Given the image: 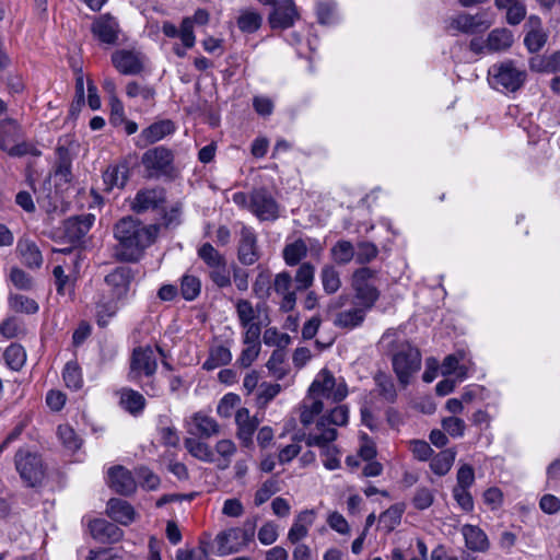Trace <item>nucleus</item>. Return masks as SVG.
<instances>
[{
    "label": "nucleus",
    "instance_id": "1",
    "mask_svg": "<svg viewBox=\"0 0 560 560\" xmlns=\"http://www.w3.org/2000/svg\"><path fill=\"white\" fill-rule=\"evenodd\" d=\"M160 228V224L143 225L131 215L120 219L114 226V236L118 243L115 257L121 261H138L155 242Z\"/></svg>",
    "mask_w": 560,
    "mask_h": 560
},
{
    "label": "nucleus",
    "instance_id": "2",
    "mask_svg": "<svg viewBox=\"0 0 560 560\" xmlns=\"http://www.w3.org/2000/svg\"><path fill=\"white\" fill-rule=\"evenodd\" d=\"M338 436L335 428H324L322 431H310L308 433H298L293 436L294 442L304 441L310 447H318L320 455L324 457L323 464L329 470L340 467L338 457L339 450L334 444Z\"/></svg>",
    "mask_w": 560,
    "mask_h": 560
},
{
    "label": "nucleus",
    "instance_id": "3",
    "mask_svg": "<svg viewBox=\"0 0 560 560\" xmlns=\"http://www.w3.org/2000/svg\"><path fill=\"white\" fill-rule=\"evenodd\" d=\"M392 366L399 384L406 387L421 368V353L409 342L398 343L392 353Z\"/></svg>",
    "mask_w": 560,
    "mask_h": 560
},
{
    "label": "nucleus",
    "instance_id": "4",
    "mask_svg": "<svg viewBox=\"0 0 560 560\" xmlns=\"http://www.w3.org/2000/svg\"><path fill=\"white\" fill-rule=\"evenodd\" d=\"M257 516L244 522L243 527H233L219 533L215 537L218 555L226 556L244 549L254 540Z\"/></svg>",
    "mask_w": 560,
    "mask_h": 560
},
{
    "label": "nucleus",
    "instance_id": "5",
    "mask_svg": "<svg viewBox=\"0 0 560 560\" xmlns=\"http://www.w3.org/2000/svg\"><path fill=\"white\" fill-rule=\"evenodd\" d=\"M488 74L489 81L494 89L508 92L520 90L527 79L526 71L517 68L512 60L492 65L489 68Z\"/></svg>",
    "mask_w": 560,
    "mask_h": 560
},
{
    "label": "nucleus",
    "instance_id": "6",
    "mask_svg": "<svg viewBox=\"0 0 560 560\" xmlns=\"http://www.w3.org/2000/svg\"><path fill=\"white\" fill-rule=\"evenodd\" d=\"M377 271L369 267L357 269L351 277V288L354 301L365 308L372 310L380 299L381 292L376 287Z\"/></svg>",
    "mask_w": 560,
    "mask_h": 560
},
{
    "label": "nucleus",
    "instance_id": "7",
    "mask_svg": "<svg viewBox=\"0 0 560 560\" xmlns=\"http://www.w3.org/2000/svg\"><path fill=\"white\" fill-rule=\"evenodd\" d=\"M348 395V386L342 377L336 378L334 374L323 369L316 375L308 388L310 398L327 399L331 402H339Z\"/></svg>",
    "mask_w": 560,
    "mask_h": 560
},
{
    "label": "nucleus",
    "instance_id": "8",
    "mask_svg": "<svg viewBox=\"0 0 560 560\" xmlns=\"http://www.w3.org/2000/svg\"><path fill=\"white\" fill-rule=\"evenodd\" d=\"M15 469L27 487H36L45 478V466L40 455L20 448L14 456Z\"/></svg>",
    "mask_w": 560,
    "mask_h": 560
},
{
    "label": "nucleus",
    "instance_id": "9",
    "mask_svg": "<svg viewBox=\"0 0 560 560\" xmlns=\"http://www.w3.org/2000/svg\"><path fill=\"white\" fill-rule=\"evenodd\" d=\"M156 370L158 360L152 347L139 346L133 348L129 359L128 381L138 383L142 376L151 378Z\"/></svg>",
    "mask_w": 560,
    "mask_h": 560
},
{
    "label": "nucleus",
    "instance_id": "10",
    "mask_svg": "<svg viewBox=\"0 0 560 560\" xmlns=\"http://www.w3.org/2000/svg\"><path fill=\"white\" fill-rule=\"evenodd\" d=\"M165 202L166 192L164 188H142L137 191L136 196L130 201V209L137 214H142L149 211L164 210Z\"/></svg>",
    "mask_w": 560,
    "mask_h": 560
},
{
    "label": "nucleus",
    "instance_id": "11",
    "mask_svg": "<svg viewBox=\"0 0 560 560\" xmlns=\"http://www.w3.org/2000/svg\"><path fill=\"white\" fill-rule=\"evenodd\" d=\"M135 278L133 270L128 266L116 267L104 279L108 294L116 301H125Z\"/></svg>",
    "mask_w": 560,
    "mask_h": 560
},
{
    "label": "nucleus",
    "instance_id": "12",
    "mask_svg": "<svg viewBox=\"0 0 560 560\" xmlns=\"http://www.w3.org/2000/svg\"><path fill=\"white\" fill-rule=\"evenodd\" d=\"M249 209L261 221H273L279 217V205L272 195L261 188L249 196Z\"/></svg>",
    "mask_w": 560,
    "mask_h": 560
},
{
    "label": "nucleus",
    "instance_id": "13",
    "mask_svg": "<svg viewBox=\"0 0 560 560\" xmlns=\"http://www.w3.org/2000/svg\"><path fill=\"white\" fill-rule=\"evenodd\" d=\"M173 161V151L163 145L147 150L141 158V163L150 176L166 174L172 167Z\"/></svg>",
    "mask_w": 560,
    "mask_h": 560
},
{
    "label": "nucleus",
    "instance_id": "14",
    "mask_svg": "<svg viewBox=\"0 0 560 560\" xmlns=\"http://www.w3.org/2000/svg\"><path fill=\"white\" fill-rule=\"evenodd\" d=\"M307 243L303 238H298L294 242L285 244L282 249V257L284 262L290 266H298L302 264V260L307 256V253L311 252L313 256L319 258L323 252V247L316 242L308 240Z\"/></svg>",
    "mask_w": 560,
    "mask_h": 560
},
{
    "label": "nucleus",
    "instance_id": "15",
    "mask_svg": "<svg viewBox=\"0 0 560 560\" xmlns=\"http://www.w3.org/2000/svg\"><path fill=\"white\" fill-rule=\"evenodd\" d=\"M489 26L490 23L482 13H459L448 20L446 28L451 35H456L457 33L475 34L487 30Z\"/></svg>",
    "mask_w": 560,
    "mask_h": 560
},
{
    "label": "nucleus",
    "instance_id": "16",
    "mask_svg": "<svg viewBox=\"0 0 560 560\" xmlns=\"http://www.w3.org/2000/svg\"><path fill=\"white\" fill-rule=\"evenodd\" d=\"M91 32L101 43L116 45L118 43L120 27L118 21L109 13L97 16L92 25Z\"/></svg>",
    "mask_w": 560,
    "mask_h": 560
},
{
    "label": "nucleus",
    "instance_id": "17",
    "mask_svg": "<svg viewBox=\"0 0 560 560\" xmlns=\"http://www.w3.org/2000/svg\"><path fill=\"white\" fill-rule=\"evenodd\" d=\"M113 66L125 75H137L144 68V59L140 52L119 49L112 55Z\"/></svg>",
    "mask_w": 560,
    "mask_h": 560
},
{
    "label": "nucleus",
    "instance_id": "18",
    "mask_svg": "<svg viewBox=\"0 0 560 560\" xmlns=\"http://www.w3.org/2000/svg\"><path fill=\"white\" fill-rule=\"evenodd\" d=\"M300 15L293 0H279L269 14L271 28L285 30L294 25Z\"/></svg>",
    "mask_w": 560,
    "mask_h": 560
},
{
    "label": "nucleus",
    "instance_id": "19",
    "mask_svg": "<svg viewBox=\"0 0 560 560\" xmlns=\"http://www.w3.org/2000/svg\"><path fill=\"white\" fill-rule=\"evenodd\" d=\"M176 130V125L171 119H162L158 120L147 128H144L140 135L137 137L136 145L138 148L144 149L150 144H153L166 136L174 133Z\"/></svg>",
    "mask_w": 560,
    "mask_h": 560
},
{
    "label": "nucleus",
    "instance_id": "20",
    "mask_svg": "<svg viewBox=\"0 0 560 560\" xmlns=\"http://www.w3.org/2000/svg\"><path fill=\"white\" fill-rule=\"evenodd\" d=\"M292 276L289 271H281L275 276L272 290L280 295V310L291 312L296 304V292L292 290Z\"/></svg>",
    "mask_w": 560,
    "mask_h": 560
},
{
    "label": "nucleus",
    "instance_id": "21",
    "mask_svg": "<svg viewBox=\"0 0 560 560\" xmlns=\"http://www.w3.org/2000/svg\"><path fill=\"white\" fill-rule=\"evenodd\" d=\"M257 236L253 229L243 226L237 248V258L245 266L254 265L259 259Z\"/></svg>",
    "mask_w": 560,
    "mask_h": 560
},
{
    "label": "nucleus",
    "instance_id": "22",
    "mask_svg": "<svg viewBox=\"0 0 560 560\" xmlns=\"http://www.w3.org/2000/svg\"><path fill=\"white\" fill-rule=\"evenodd\" d=\"M471 365L472 362L467 358L466 352L458 350L444 358L441 372L444 376L455 373L456 381L462 382L468 376Z\"/></svg>",
    "mask_w": 560,
    "mask_h": 560
},
{
    "label": "nucleus",
    "instance_id": "23",
    "mask_svg": "<svg viewBox=\"0 0 560 560\" xmlns=\"http://www.w3.org/2000/svg\"><path fill=\"white\" fill-rule=\"evenodd\" d=\"M89 529L92 537L102 544H115L122 538V530L114 523L103 518L90 522Z\"/></svg>",
    "mask_w": 560,
    "mask_h": 560
},
{
    "label": "nucleus",
    "instance_id": "24",
    "mask_svg": "<svg viewBox=\"0 0 560 560\" xmlns=\"http://www.w3.org/2000/svg\"><path fill=\"white\" fill-rule=\"evenodd\" d=\"M108 485L121 495H130L137 489V483L131 472L122 466H115L108 470Z\"/></svg>",
    "mask_w": 560,
    "mask_h": 560
},
{
    "label": "nucleus",
    "instance_id": "25",
    "mask_svg": "<svg viewBox=\"0 0 560 560\" xmlns=\"http://www.w3.org/2000/svg\"><path fill=\"white\" fill-rule=\"evenodd\" d=\"M235 423L237 427L236 436L244 446L253 443V435L259 425V420L252 417L247 408H240L235 413Z\"/></svg>",
    "mask_w": 560,
    "mask_h": 560
},
{
    "label": "nucleus",
    "instance_id": "26",
    "mask_svg": "<svg viewBox=\"0 0 560 560\" xmlns=\"http://www.w3.org/2000/svg\"><path fill=\"white\" fill-rule=\"evenodd\" d=\"M93 222L92 214L69 218L63 223L65 236L73 244L80 243L89 233Z\"/></svg>",
    "mask_w": 560,
    "mask_h": 560
},
{
    "label": "nucleus",
    "instance_id": "27",
    "mask_svg": "<svg viewBox=\"0 0 560 560\" xmlns=\"http://www.w3.org/2000/svg\"><path fill=\"white\" fill-rule=\"evenodd\" d=\"M460 533L465 539V546L472 552L485 553L490 549V540L479 526L465 524L460 528Z\"/></svg>",
    "mask_w": 560,
    "mask_h": 560
},
{
    "label": "nucleus",
    "instance_id": "28",
    "mask_svg": "<svg viewBox=\"0 0 560 560\" xmlns=\"http://www.w3.org/2000/svg\"><path fill=\"white\" fill-rule=\"evenodd\" d=\"M369 308H365L363 305H359L353 301V306L339 312L335 319V326L339 328L353 329L361 326L365 319L366 313Z\"/></svg>",
    "mask_w": 560,
    "mask_h": 560
},
{
    "label": "nucleus",
    "instance_id": "29",
    "mask_svg": "<svg viewBox=\"0 0 560 560\" xmlns=\"http://www.w3.org/2000/svg\"><path fill=\"white\" fill-rule=\"evenodd\" d=\"M119 397V405L130 415L137 417L142 413L145 408L147 401L144 396L129 387H122L117 392Z\"/></svg>",
    "mask_w": 560,
    "mask_h": 560
},
{
    "label": "nucleus",
    "instance_id": "30",
    "mask_svg": "<svg viewBox=\"0 0 560 560\" xmlns=\"http://www.w3.org/2000/svg\"><path fill=\"white\" fill-rule=\"evenodd\" d=\"M129 178L128 163L122 161L118 164L109 165L103 173L105 190L110 191L114 188H124Z\"/></svg>",
    "mask_w": 560,
    "mask_h": 560
},
{
    "label": "nucleus",
    "instance_id": "31",
    "mask_svg": "<svg viewBox=\"0 0 560 560\" xmlns=\"http://www.w3.org/2000/svg\"><path fill=\"white\" fill-rule=\"evenodd\" d=\"M107 515L121 525H129L135 521L136 512L130 503L125 500L113 498L107 502Z\"/></svg>",
    "mask_w": 560,
    "mask_h": 560
},
{
    "label": "nucleus",
    "instance_id": "32",
    "mask_svg": "<svg viewBox=\"0 0 560 560\" xmlns=\"http://www.w3.org/2000/svg\"><path fill=\"white\" fill-rule=\"evenodd\" d=\"M23 136L22 127L15 119L4 118L0 121V150L7 152Z\"/></svg>",
    "mask_w": 560,
    "mask_h": 560
},
{
    "label": "nucleus",
    "instance_id": "33",
    "mask_svg": "<svg viewBox=\"0 0 560 560\" xmlns=\"http://www.w3.org/2000/svg\"><path fill=\"white\" fill-rule=\"evenodd\" d=\"M349 410L345 405L335 407L328 415L320 416L311 431H322L324 428L342 427L348 423Z\"/></svg>",
    "mask_w": 560,
    "mask_h": 560
},
{
    "label": "nucleus",
    "instance_id": "34",
    "mask_svg": "<svg viewBox=\"0 0 560 560\" xmlns=\"http://www.w3.org/2000/svg\"><path fill=\"white\" fill-rule=\"evenodd\" d=\"M220 425L211 417L197 412L192 417V428L189 433L192 435H199L200 438L209 439L213 435L219 434Z\"/></svg>",
    "mask_w": 560,
    "mask_h": 560
},
{
    "label": "nucleus",
    "instance_id": "35",
    "mask_svg": "<svg viewBox=\"0 0 560 560\" xmlns=\"http://www.w3.org/2000/svg\"><path fill=\"white\" fill-rule=\"evenodd\" d=\"M122 301H116L113 296L102 295L96 302L95 317L98 326L105 327L109 320L117 314L119 304Z\"/></svg>",
    "mask_w": 560,
    "mask_h": 560
},
{
    "label": "nucleus",
    "instance_id": "36",
    "mask_svg": "<svg viewBox=\"0 0 560 560\" xmlns=\"http://www.w3.org/2000/svg\"><path fill=\"white\" fill-rule=\"evenodd\" d=\"M315 514L313 510H305L301 512L288 533V539L292 544H298L301 539L306 537L308 527L313 524Z\"/></svg>",
    "mask_w": 560,
    "mask_h": 560
},
{
    "label": "nucleus",
    "instance_id": "37",
    "mask_svg": "<svg viewBox=\"0 0 560 560\" xmlns=\"http://www.w3.org/2000/svg\"><path fill=\"white\" fill-rule=\"evenodd\" d=\"M232 361L231 350L223 345H213L209 349L208 359L203 362L202 369L212 371L217 368L228 365Z\"/></svg>",
    "mask_w": 560,
    "mask_h": 560
},
{
    "label": "nucleus",
    "instance_id": "38",
    "mask_svg": "<svg viewBox=\"0 0 560 560\" xmlns=\"http://www.w3.org/2000/svg\"><path fill=\"white\" fill-rule=\"evenodd\" d=\"M319 277L326 294H335L341 288L340 272L334 265H324Z\"/></svg>",
    "mask_w": 560,
    "mask_h": 560
},
{
    "label": "nucleus",
    "instance_id": "39",
    "mask_svg": "<svg viewBox=\"0 0 560 560\" xmlns=\"http://www.w3.org/2000/svg\"><path fill=\"white\" fill-rule=\"evenodd\" d=\"M513 44V34L506 28H495L487 38V48L491 51L506 50Z\"/></svg>",
    "mask_w": 560,
    "mask_h": 560
},
{
    "label": "nucleus",
    "instance_id": "40",
    "mask_svg": "<svg viewBox=\"0 0 560 560\" xmlns=\"http://www.w3.org/2000/svg\"><path fill=\"white\" fill-rule=\"evenodd\" d=\"M18 249L22 261L30 268H39L43 264V256L35 243L31 241L19 242Z\"/></svg>",
    "mask_w": 560,
    "mask_h": 560
},
{
    "label": "nucleus",
    "instance_id": "41",
    "mask_svg": "<svg viewBox=\"0 0 560 560\" xmlns=\"http://www.w3.org/2000/svg\"><path fill=\"white\" fill-rule=\"evenodd\" d=\"M184 445L189 454L197 459L206 463L214 462L213 452L207 443L195 438H187L184 441Z\"/></svg>",
    "mask_w": 560,
    "mask_h": 560
},
{
    "label": "nucleus",
    "instance_id": "42",
    "mask_svg": "<svg viewBox=\"0 0 560 560\" xmlns=\"http://www.w3.org/2000/svg\"><path fill=\"white\" fill-rule=\"evenodd\" d=\"M456 452L452 448L438 453L430 463L431 470L438 476L446 475L455 460Z\"/></svg>",
    "mask_w": 560,
    "mask_h": 560
},
{
    "label": "nucleus",
    "instance_id": "43",
    "mask_svg": "<svg viewBox=\"0 0 560 560\" xmlns=\"http://www.w3.org/2000/svg\"><path fill=\"white\" fill-rule=\"evenodd\" d=\"M315 266L308 261L299 265L294 275L295 290L305 291L314 284Z\"/></svg>",
    "mask_w": 560,
    "mask_h": 560
},
{
    "label": "nucleus",
    "instance_id": "44",
    "mask_svg": "<svg viewBox=\"0 0 560 560\" xmlns=\"http://www.w3.org/2000/svg\"><path fill=\"white\" fill-rule=\"evenodd\" d=\"M262 23V16L253 10H243L241 11L236 24L240 31L243 33H255L259 30Z\"/></svg>",
    "mask_w": 560,
    "mask_h": 560
},
{
    "label": "nucleus",
    "instance_id": "45",
    "mask_svg": "<svg viewBox=\"0 0 560 560\" xmlns=\"http://www.w3.org/2000/svg\"><path fill=\"white\" fill-rule=\"evenodd\" d=\"M310 402L305 399L301 406L300 421L304 427H308L314 422L316 416H319L324 410V402L322 399L310 398Z\"/></svg>",
    "mask_w": 560,
    "mask_h": 560
},
{
    "label": "nucleus",
    "instance_id": "46",
    "mask_svg": "<svg viewBox=\"0 0 560 560\" xmlns=\"http://www.w3.org/2000/svg\"><path fill=\"white\" fill-rule=\"evenodd\" d=\"M332 259L338 265H347L355 258V248L349 241H338L330 249Z\"/></svg>",
    "mask_w": 560,
    "mask_h": 560
},
{
    "label": "nucleus",
    "instance_id": "47",
    "mask_svg": "<svg viewBox=\"0 0 560 560\" xmlns=\"http://www.w3.org/2000/svg\"><path fill=\"white\" fill-rule=\"evenodd\" d=\"M272 290L271 272L268 269H261L253 283V293L259 300H267Z\"/></svg>",
    "mask_w": 560,
    "mask_h": 560
},
{
    "label": "nucleus",
    "instance_id": "48",
    "mask_svg": "<svg viewBox=\"0 0 560 560\" xmlns=\"http://www.w3.org/2000/svg\"><path fill=\"white\" fill-rule=\"evenodd\" d=\"M198 257L206 264L208 270L226 261L225 257L210 243H205L198 248Z\"/></svg>",
    "mask_w": 560,
    "mask_h": 560
},
{
    "label": "nucleus",
    "instance_id": "49",
    "mask_svg": "<svg viewBox=\"0 0 560 560\" xmlns=\"http://www.w3.org/2000/svg\"><path fill=\"white\" fill-rule=\"evenodd\" d=\"M378 394L387 402H394L397 398L395 384L392 377L383 372H380L374 377Z\"/></svg>",
    "mask_w": 560,
    "mask_h": 560
},
{
    "label": "nucleus",
    "instance_id": "50",
    "mask_svg": "<svg viewBox=\"0 0 560 560\" xmlns=\"http://www.w3.org/2000/svg\"><path fill=\"white\" fill-rule=\"evenodd\" d=\"M281 392L280 384L264 382L258 386L256 395V405L259 409H265L267 405Z\"/></svg>",
    "mask_w": 560,
    "mask_h": 560
},
{
    "label": "nucleus",
    "instance_id": "51",
    "mask_svg": "<svg viewBox=\"0 0 560 560\" xmlns=\"http://www.w3.org/2000/svg\"><path fill=\"white\" fill-rule=\"evenodd\" d=\"M201 291V282L198 277L185 275L180 280V294L186 301H194Z\"/></svg>",
    "mask_w": 560,
    "mask_h": 560
},
{
    "label": "nucleus",
    "instance_id": "52",
    "mask_svg": "<svg viewBox=\"0 0 560 560\" xmlns=\"http://www.w3.org/2000/svg\"><path fill=\"white\" fill-rule=\"evenodd\" d=\"M7 364L14 371H19L26 361V353L22 346L12 343L4 351Z\"/></svg>",
    "mask_w": 560,
    "mask_h": 560
},
{
    "label": "nucleus",
    "instance_id": "53",
    "mask_svg": "<svg viewBox=\"0 0 560 560\" xmlns=\"http://www.w3.org/2000/svg\"><path fill=\"white\" fill-rule=\"evenodd\" d=\"M215 452L221 456L222 460L218 464L220 469H226L236 453V445L232 440L223 439L217 442Z\"/></svg>",
    "mask_w": 560,
    "mask_h": 560
},
{
    "label": "nucleus",
    "instance_id": "54",
    "mask_svg": "<svg viewBox=\"0 0 560 560\" xmlns=\"http://www.w3.org/2000/svg\"><path fill=\"white\" fill-rule=\"evenodd\" d=\"M57 434L62 445L68 450L77 451L80 448L82 440L69 424H60L57 429Z\"/></svg>",
    "mask_w": 560,
    "mask_h": 560
},
{
    "label": "nucleus",
    "instance_id": "55",
    "mask_svg": "<svg viewBox=\"0 0 560 560\" xmlns=\"http://www.w3.org/2000/svg\"><path fill=\"white\" fill-rule=\"evenodd\" d=\"M63 381L66 386L71 389H79L82 386L83 380L80 368L77 362L70 361L63 369Z\"/></svg>",
    "mask_w": 560,
    "mask_h": 560
},
{
    "label": "nucleus",
    "instance_id": "56",
    "mask_svg": "<svg viewBox=\"0 0 560 560\" xmlns=\"http://www.w3.org/2000/svg\"><path fill=\"white\" fill-rule=\"evenodd\" d=\"M262 340L267 346L283 349L291 342V337L285 332H280L276 327H270L265 330Z\"/></svg>",
    "mask_w": 560,
    "mask_h": 560
},
{
    "label": "nucleus",
    "instance_id": "57",
    "mask_svg": "<svg viewBox=\"0 0 560 560\" xmlns=\"http://www.w3.org/2000/svg\"><path fill=\"white\" fill-rule=\"evenodd\" d=\"M235 308L240 325L242 327H247L248 325L255 324L254 319L256 318V312L253 307V304L248 300H238L236 302Z\"/></svg>",
    "mask_w": 560,
    "mask_h": 560
},
{
    "label": "nucleus",
    "instance_id": "58",
    "mask_svg": "<svg viewBox=\"0 0 560 560\" xmlns=\"http://www.w3.org/2000/svg\"><path fill=\"white\" fill-rule=\"evenodd\" d=\"M378 255V248L371 242H360L355 249V261L360 265H365L375 259Z\"/></svg>",
    "mask_w": 560,
    "mask_h": 560
},
{
    "label": "nucleus",
    "instance_id": "59",
    "mask_svg": "<svg viewBox=\"0 0 560 560\" xmlns=\"http://www.w3.org/2000/svg\"><path fill=\"white\" fill-rule=\"evenodd\" d=\"M208 276L218 288L223 289L231 285V272L226 261L219 267L209 269Z\"/></svg>",
    "mask_w": 560,
    "mask_h": 560
},
{
    "label": "nucleus",
    "instance_id": "60",
    "mask_svg": "<svg viewBox=\"0 0 560 560\" xmlns=\"http://www.w3.org/2000/svg\"><path fill=\"white\" fill-rule=\"evenodd\" d=\"M126 94L130 98L140 96L145 102L154 100L155 90L149 85H141L137 81H130L126 86Z\"/></svg>",
    "mask_w": 560,
    "mask_h": 560
},
{
    "label": "nucleus",
    "instance_id": "61",
    "mask_svg": "<svg viewBox=\"0 0 560 560\" xmlns=\"http://www.w3.org/2000/svg\"><path fill=\"white\" fill-rule=\"evenodd\" d=\"M10 305L15 312L34 314L38 311V304L33 300L22 294H15L10 298Z\"/></svg>",
    "mask_w": 560,
    "mask_h": 560
},
{
    "label": "nucleus",
    "instance_id": "62",
    "mask_svg": "<svg viewBox=\"0 0 560 560\" xmlns=\"http://www.w3.org/2000/svg\"><path fill=\"white\" fill-rule=\"evenodd\" d=\"M284 359L285 353L283 349H276L272 351L266 364L269 372H271L278 380L283 378V376L285 375V370L282 368Z\"/></svg>",
    "mask_w": 560,
    "mask_h": 560
},
{
    "label": "nucleus",
    "instance_id": "63",
    "mask_svg": "<svg viewBox=\"0 0 560 560\" xmlns=\"http://www.w3.org/2000/svg\"><path fill=\"white\" fill-rule=\"evenodd\" d=\"M241 397L237 394H225L217 406V412L222 418H230L235 407L240 404Z\"/></svg>",
    "mask_w": 560,
    "mask_h": 560
},
{
    "label": "nucleus",
    "instance_id": "64",
    "mask_svg": "<svg viewBox=\"0 0 560 560\" xmlns=\"http://www.w3.org/2000/svg\"><path fill=\"white\" fill-rule=\"evenodd\" d=\"M443 430L452 438H462L465 434L466 423L457 417H446L442 420Z\"/></svg>",
    "mask_w": 560,
    "mask_h": 560
}]
</instances>
